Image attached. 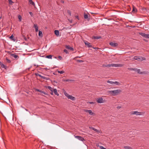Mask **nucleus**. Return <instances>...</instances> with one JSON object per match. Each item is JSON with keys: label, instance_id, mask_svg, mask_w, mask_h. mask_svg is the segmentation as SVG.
<instances>
[{"label": "nucleus", "instance_id": "72a5a7b5", "mask_svg": "<svg viewBox=\"0 0 149 149\" xmlns=\"http://www.w3.org/2000/svg\"><path fill=\"white\" fill-rule=\"evenodd\" d=\"M84 18L85 19H87L88 18V15L87 14H84Z\"/></svg>", "mask_w": 149, "mask_h": 149}, {"label": "nucleus", "instance_id": "9d476101", "mask_svg": "<svg viewBox=\"0 0 149 149\" xmlns=\"http://www.w3.org/2000/svg\"><path fill=\"white\" fill-rule=\"evenodd\" d=\"M65 47L67 49L71 51H73L74 49L72 47H70L69 45H66Z\"/></svg>", "mask_w": 149, "mask_h": 149}, {"label": "nucleus", "instance_id": "864d4df0", "mask_svg": "<svg viewBox=\"0 0 149 149\" xmlns=\"http://www.w3.org/2000/svg\"><path fill=\"white\" fill-rule=\"evenodd\" d=\"M77 61H79L80 62H83V61L82 60H78Z\"/></svg>", "mask_w": 149, "mask_h": 149}, {"label": "nucleus", "instance_id": "a878e982", "mask_svg": "<svg viewBox=\"0 0 149 149\" xmlns=\"http://www.w3.org/2000/svg\"><path fill=\"white\" fill-rule=\"evenodd\" d=\"M113 84H116V85H120V83L118 81L114 82Z\"/></svg>", "mask_w": 149, "mask_h": 149}, {"label": "nucleus", "instance_id": "f8f14e48", "mask_svg": "<svg viewBox=\"0 0 149 149\" xmlns=\"http://www.w3.org/2000/svg\"><path fill=\"white\" fill-rule=\"evenodd\" d=\"M0 66H1L2 68H4L5 69H6L7 68V66L5 65L1 61H0Z\"/></svg>", "mask_w": 149, "mask_h": 149}, {"label": "nucleus", "instance_id": "603ef678", "mask_svg": "<svg viewBox=\"0 0 149 149\" xmlns=\"http://www.w3.org/2000/svg\"><path fill=\"white\" fill-rule=\"evenodd\" d=\"M75 17H76V18L77 19H78V20H79V17L78 16H75Z\"/></svg>", "mask_w": 149, "mask_h": 149}, {"label": "nucleus", "instance_id": "393cba45", "mask_svg": "<svg viewBox=\"0 0 149 149\" xmlns=\"http://www.w3.org/2000/svg\"><path fill=\"white\" fill-rule=\"evenodd\" d=\"M139 34L140 35H141L144 38L145 35V33H142V32H140V33H139Z\"/></svg>", "mask_w": 149, "mask_h": 149}, {"label": "nucleus", "instance_id": "6e6d98bb", "mask_svg": "<svg viewBox=\"0 0 149 149\" xmlns=\"http://www.w3.org/2000/svg\"><path fill=\"white\" fill-rule=\"evenodd\" d=\"M29 14H30V15H31V16H32V15H33V13L32 12H30L29 13Z\"/></svg>", "mask_w": 149, "mask_h": 149}, {"label": "nucleus", "instance_id": "49530a36", "mask_svg": "<svg viewBox=\"0 0 149 149\" xmlns=\"http://www.w3.org/2000/svg\"><path fill=\"white\" fill-rule=\"evenodd\" d=\"M100 38V37L96 36L94 37V38L95 39H98Z\"/></svg>", "mask_w": 149, "mask_h": 149}, {"label": "nucleus", "instance_id": "bb28decb", "mask_svg": "<svg viewBox=\"0 0 149 149\" xmlns=\"http://www.w3.org/2000/svg\"><path fill=\"white\" fill-rule=\"evenodd\" d=\"M124 148L125 149H132L131 147L129 146H124Z\"/></svg>", "mask_w": 149, "mask_h": 149}, {"label": "nucleus", "instance_id": "2eb2a0df", "mask_svg": "<svg viewBox=\"0 0 149 149\" xmlns=\"http://www.w3.org/2000/svg\"><path fill=\"white\" fill-rule=\"evenodd\" d=\"M54 33L57 36L59 35V32L58 30H55L54 31Z\"/></svg>", "mask_w": 149, "mask_h": 149}, {"label": "nucleus", "instance_id": "2f4dec72", "mask_svg": "<svg viewBox=\"0 0 149 149\" xmlns=\"http://www.w3.org/2000/svg\"><path fill=\"white\" fill-rule=\"evenodd\" d=\"M144 38H149V34H145Z\"/></svg>", "mask_w": 149, "mask_h": 149}, {"label": "nucleus", "instance_id": "1a4fd4ad", "mask_svg": "<svg viewBox=\"0 0 149 149\" xmlns=\"http://www.w3.org/2000/svg\"><path fill=\"white\" fill-rule=\"evenodd\" d=\"M10 55L14 57L15 59H17L19 58V56L17 55L16 54H10Z\"/></svg>", "mask_w": 149, "mask_h": 149}, {"label": "nucleus", "instance_id": "a18cd8bd", "mask_svg": "<svg viewBox=\"0 0 149 149\" xmlns=\"http://www.w3.org/2000/svg\"><path fill=\"white\" fill-rule=\"evenodd\" d=\"M37 75L39 76V77H41V78H42L43 77V76H42L40 74H36Z\"/></svg>", "mask_w": 149, "mask_h": 149}, {"label": "nucleus", "instance_id": "c85d7f7f", "mask_svg": "<svg viewBox=\"0 0 149 149\" xmlns=\"http://www.w3.org/2000/svg\"><path fill=\"white\" fill-rule=\"evenodd\" d=\"M39 36H40L42 37V32L41 31H39Z\"/></svg>", "mask_w": 149, "mask_h": 149}, {"label": "nucleus", "instance_id": "b1692460", "mask_svg": "<svg viewBox=\"0 0 149 149\" xmlns=\"http://www.w3.org/2000/svg\"><path fill=\"white\" fill-rule=\"evenodd\" d=\"M9 38L11 40H13L14 41H15V40L14 38L13 35H12L10 36Z\"/></svg>", "mask_w": 149, "mask_h": 149}, {"label": "nucleus", "instance_id": "e2e57ef3", "mask_svg": "<svg viewBox=\"0 0 149 149\" xmlns=\"http://www.w3.org/2000/svg\"><path fill=\"white\" fill-rule=\"evenodd\" d=\"M70 22L71 23H72V20H71L70 21Z\"/></svg>", "mask_w": 149, "mask_h": 149}, {"label": "nucleus", "instance_id": "3c124183", "mask_svg": "<svg viewBox=\"0 0 149 149\" xmlns=\"http://www.w3.org/2000/svg\"><path fill=\"white\" fill-rule=\"evenodd\" d=\"M93 49H98L99 48L97 47H92Z\"/></svg>", "mask_w": 149, "mask_h": 149}, {"label": "nucleus", "instance_id": "aec40b11", "mask_svg": "<svg viewBox=\"0 0 149 149\" xmlns=\"http://www.w3.org/2000/svg\"><path fill=\"white\" fill-rule=\"evenodd\" d=\"M103 67H111V64H109L107 65H102Z\"/></svg>", "mask_w": 149, "mask_h": 149}, {"label": "nucleus", "instance_id": "ddd939ff", "mask_svg": "<svg viewBox=\"0 0 149 149\" xmlns=\"http://www.w3.org/2000/svg\"><path fill=\"white\" fill-rule=\"evenodd\" d=\"M68 98L69 99H70L71 100H74L75 99V98L72 96L71 95H69V97H68Z\"/></svg>", "mask_w": 149, "mask_h": 149}, {"label": "nucleus", "instance_id": "e433bc0d", "mask_svg": "<svg viewBox=\"0 0 149 149\" xmlns=\"http://www.w3.org/2000/svg\"><path fill=\"white\" fill-rule=\"evenodd\" d=\"M88 103L90 104H94L95 103V102H88Z\"/></svg>", "mask_w": 149, "mask_h": 149}, {"label": "nucleus", "instance_id": "473e14b6", "mask_svg": "<svg viewBox=\"0 0 149 149\" xmlns=\"http://www.w3.org/2000/svg\"><path fill=\"white\" fill-rule=\"evenodd\" d=\"M52 56L51 55L47 56H46V58H48L52 59Z\"/></svg>", "mask_w": 149, "mask_h": 149}, {"label": "nucleus", "instance_id": "6ab92c4d", "mask_svg": "<svg viewBox=\"0 0 149 149\" xmlns=\"http://www.w3.org/2000/svg\"><path fill=\"white\" fill-rule=\"evenodd\" d=\"M34 27L35 28L36 31V32H37L38 31V26H37V24H34Z\"/></svg>", "mask_w": 149, "mask_h": 149}, {"label": "nucleus", "instance_id": "bf43d9fd", "mask_svg": "<svg viewBox=\"0 0 149 149\" xmlns=\"http://www.w3.org/2000/svg\"><path fill=\"white\" fill-rule=\"evenodd\" d=\"M130 70H134V68H130Z\"/></svg>", "mask_w": 149, "mask_h": 149}, {"label": "nucleus", "instance_id": "f3484780", "mask_svg": "<svg viewBox=\"0 0 149 149\" xmlns=\"http://www.w3.org/2000/svg\"><path fill=\"white\" fill-rule=\"evenodd\" d=\"M53 92H54V94L58 96L59 95L58 93L57 92V90L56 89H54L53 90Z\"/></svg>", "mask_w": 149, "mask_h": 149}, {"label": "nucleus", "instance_id": "58836bf2", "mask_svg": "<svg viewBox=\"0 0 149 149\" xmlns=\"http://www.w3.org/2000/svg\"><path fill=\"white\" fill-rule=\"evenodd\" d=\"M18 18L19 19V21L21 22V21L22 19V17L20 15H18Z\"/></svg>", "mask_w": 149, "mask_h": 149}, {"label": "nucleus", "instance_id": "f03ea898", "mask_svg": "<svg viewBox=\"0 0 149 149\" xmlns=\"http://www.w3.org/2000/svg\"><path fill=\"white\" fill-rule=\"evenodd\" d=\"M144 112H139L137 111H132L130 112L131 115H143L145 114Z\"/></svg>", "mask_w": 149, "mask_h": 149}, {"label": "nucleus", "instance_id": "37998d69", "mask_svg": "<svg viewBox=\"0 0 149 149\" xmlns=\"http://www.w3.org/2000/svg\"><path fill=\"white\" fill-rule=\"evenodd\" d=\"M6 60L8 63H10L11 62L10 61L9 59H8L7 58H6Z\"/></svg>", "mask_w": 149, "mask_h": 149}, {"label": "nucleus", "instance_id": "20e7f679", "mask_svg": "<svg viewBox=\"0 0 149 149\" xmlns=\"http://www.w3.org/2000/svg\"><path fill=\"white\" fill-rule=\"evenodd\" d=\"M96 101L98 103H102L104 102V100L102 97H99L96 99Z\"/></svg>", "mask_w": 149, "mask_h": 149}, {"label": "nucleus", "instance_id": "f704fd0d", "mask_svg": "<svg viewBox=\"0 0 149 149\" xmlns=\"http://www.w3.org/2000/svg\"><path fill=\"white\" fill-rule=\"evenodd\" d=\"M64 95H65L68 98L69 97V95H70L66 93V92H64Z\"/></svg>", "mask_w": 149, "mask_h": 149}, {"label": "nucleus", "instance_id": "6e6552de", "mask_svg": "<svg viewBox=\"0 0 149 149\" xmlns=\"http://www.w3.org/2000/svg\"><path fill=\"white\" fill-rule=\"evenodd\" d=\"M74 137L75 138L78 139V140L82 141H84L85 140L84 139L83 137L81 136H74Z\"/></svg>", "mask_w": 149, "mask_h": 149}, {"label": "nucleus", "instance_id": "69168bd1", "mask_svg": "<svg viewBox=\"0 0 149 149\" xmlns=\"http://www.w3.org/2000/svg\"><path fill=\"white\" fill-rule=\"evenodd\" d=\"M77 58H80V57H79V56H77Z\"/></svg>", "mask_w": 149, "mask_h": 149}, {"label": "nucleus", "instance_id": "423d86ee", "mask_svg": "<svg viewBox=\"0 0 149 149\" xmlns=\"http://www.w3.org/2000/svg\"><path fill=\"white\" fill-rule=\"evenodd\" d=\"M84 43L85 45L88 47H92V45H91V44L88 42L87 41H84Z\"/></svg>", "mask_w": 149, "mask_h": 149}, {"label": "nucleus", "instance_id": "c756f323", "mask_svg": "<svg viewBox=\"0 0 149 149\" xmlns=\"http://www.w3.org/2000/svg\"><path fill=\"white\" fill-rule=\"evenodd\" d=\"M107 82L108 83L110 84H113L114 82L110 81L109 80H108L107 81Z\"/></svg>", "mask_w": 149, "mask_h": 149}, {"label": "nucleus", "instance_id": "8fccbe9b", "mask_svg": "<svg viewBox=\"0 0 149 149\" xmlns=\"http://www.w3.org/2000/svg\"><path fill=\"white\" fill-rule=\"evenodd\" d=\"M84 111L85 112L88 113L89 110H84Z\"/></svg>", "mask_w": 149, "mask_h": 149}, {"label": "nucleus", "instance_id": "0eeeda50", "mask_svg": "<svg viewBox=\"0 0 149 149\" xmlns=\"http://www.w3.org/2000/svg\"><path fill=\"white\" fill-rule=\"evenodd\" d=\"M109 44L110 45L113 47H117L118 46V44L117 43H115L113 42H110L109 43Z\"/></svg>", "mask_w": 149, "mask_h": 149}, {"label": "nucleus", "instance_id": "ea45409f", "mask_svg": "<svg viewBox=\"0 0 149 149\" xmlns=\"http://www.w3.org/2000/svg\"><path fill=\"white\" fill-rule=\"evenodd\" d=\"M67 13H68V14L70 16H71V11H70V10H68L67 11Z\"/></svg>", "mask_w": 149, "mask_h": 149}, {"label": "nucleus", "instance_id": "4d7b16f0", "mask_svg": "<svg viewBox=\"0 0 149 149\" xmlns=\"http://www.w3.org/2000/svg\"><path fill=\"white\" fill-rule=\"evenodd\" d=\"M44 69L46 70H49V69H48L47 68H44Z\"/></svg>", "mask_w": 149, "mask_h": 149}, {"label": "nucleus", "instance_id": "cd10ccee", "mask_svg": "<svg viewBox=\"0 0 149 149\" xmlns=\"http://www.w3.org/2000/svg\"><path fill=\"white\" fill-rule=\"evenodd\" d=\"M9 4L10 5H12L14 2L12 1V0H8Z\"/></svg>", "mask_w": 149, "mask_h": 149}, {"label": "nucleus", "instance_id": "39448f33", "mask_svg": "<svg viewBox=\"0 0 149 149\" xmlns=\"http://www.w3.org/2000/svg\"><path fill=\"white\" fill-rule=\"evenodd\" d=\"M111 67H121L123 66L124 65L122 64H111Z\"/></svg>", "mask_w": 149, "mask_h": 149}, {"label": "nucleus", "instance_id": "79ce46f5", "mask_svg": "<svg viewBox=\"0 0 149 149\" xmlns=\"http://www.w3.org/2000/svg\"><path fill=\"white\" fill-rule=\"evenodd\" d=\"M64 52L67 54H68L69 53L67 50L66 49H65L64 50Z\"/></svg>", "mask_w": 149, "mask_h": 149}, {"label": "nucleus", "instance_id": "dca6fc26", "mask_svg": "<svg viewBox=\"0 0 149 149\" xmlns=\"http://www.w3.org/2000/svg\"><path fill=\"white\" fill-rule=\"evenodd\" d=\"M63 81L66 82H73L74 81V80L73 79H67L64 80Z\"/></svg>", "mask_w": 149, "mask_h": 149}, {"label": "nucleus", "instance_id": "9b49d317", "mask_svg": "<svg viewBox=\"0 0 149 149\" xmlns=\"http://www.w3.org/2000/svg\"><path fill=\"white\" fill-rule=\"evenodd\" d=\"M29 3L32 5V6H33L35 7V4L34 2H33L32 0H29Z\"/></svg>", "mask_w": 149, "mask_h": 149}, {"label": "nucleus", "instance_id": "680f3d73", "mask_svg": "<svg viewBox=\"0 0 149 149\" xmlns=\"http://www.w3.org/2000/svg\"><path fill=\"white\" fill-rule=\"evenodd\" d=\"M40 65H34V66H37V67H38V66H39Z\"/></svg>", "mask_w": 149, "mask_h": 149}, {"label": "nucleus", "instance_id": "c9c22d12", "mask_svg": "<svg viewBox=\"0 0 149 149\" xmlns=\"http://www.w3.org/2000/svg\"><path fill=\"white\" fill-rule=\"evenodd\" d=\"M93 130L95 132H97L98 133H100V131L99 130H97L95 128H94V129Z\"/></svg>", "mask_w": 149, "mask_h": 149}, {"label": "nucleus", "instance_id": "09e8293b", "mask_svg": "<svg viewBox=\"0 0 149 149\" xmlns=\"http://www.w3.org/2000/svg\"><path fill=\"white\" fill-rule=\"evenodd\" d=\"M89 129H92V130H93L94 128L93 127H89Z\"/></svg>", "mask_w": 149, "mask_h": 149}, {"label": "nucleus", "instance_id": "c03bdc74", "mask_svg": "<svg viewBox=\"0 0 149 149\" xmlns=\"http://www.w3.org/2000/svg\"><path fill=\"white\" fill-rule=\"evenodd\" d=\"M100 149H106V148H104L103 146H100Z\"/></svg>", "mask_w": 149, "mask_h": 149}, {"label": "nucleus", "instance_id": "338daca9", "mask_svg": "<svg viewBox=\"0 0 149 149\" xmlns=\"http://www.w3.org/2000/svg\"><path fill=\"white\" fill-rule=\"evenodd\" d=\"M29 37L28 38V39H29Z\"/></svg>", "mask_w": 149, "mask_h": 149}, {"label": "nucleus", "instance_id": "a211bd4d", "mask_svg": "<svg viewBox=\"0 0 149 149\" xmlns=\"http://www.w3.org/2000/svg\"><path fill=\"white\" fill-rule=\"evenodd\" d=\"M47 88L49 89L51 92L53 91V90L54 89L52 88H51L50 86H48L47 87Z\"/></svg>", "mask_w": 149, "mask_h": 149}, {"label": "nucleus", "instance_id": "f257e3e1", "mask_svg": "<svg viewBox=\"0 0 149 149\" xmlns=\"http://www.w3.org/2000/svg\"><path fill=\"white\" fill-rule=\"evenodd\" d=\"M122 91L120 89H117L113 91H108V92L112 94V95L114 96L116 95H118Z\"/></svg>", "mask_w": 149, "mask_h": 149}, {"label": "nucleus", "instance_id": "5701e85b", "mask_svg": "<svg viewBox=\"0 0 149 149\" xmlns=\"http://www.w3.org/2000/svg\"><path fill=\"white\" fill-rule=\"evenodd\" d=\"M88 113L89 114L91 115H94V113L93 112H92V111L91 110H89V111H88Z\"/></svg>", "mask_w": 149, "mask_h": 149}, {"label": "nucleus", "instance_id": "0e129e2a", "mask_svg": "<svg viewBox=\"0 0 149 149\" xmlns=\"http://www.w3.org/2000/svg\"><path fill=\"white\" fill-rule=\"evenodd\" d=\"M25 110L27 111H28V110L27 109H25Z\"/></svg>", "mask_w": 149, "mask_h": 149}, {"label": "nucleus", "instance_id": "412c9836", "mask_svg": "<svg viewBox=\"0 0 149 149\" xmlns=\"http://www.w3.org/2000/svg\"><path fill=\"white\" fill-rule=\"evenodd\" d=\"M132 12L133 13H136L137 12V9H136L134 7H133V9L132 10Z\"/></svg>", "mask_w": 149, "mask_h": 149}, {"label": "nucleus", "instance_id": "4c0bfd02", "mask_svg": "<svg viewBox=\"0 0 149 149\" xmlns=\"http://www.w3.org/2000/svg\"><path fill=\"white\" fill-rule=\"evenodd\" d=\"M57 72L58 73H60L61 74H63L64 73V72L63 71H58Z\"/></svg>", "mask_w": 149, "mask_h": 149}, {"label": "nucleus", "instance_id": "7ed1b4c3", "mask_svg": "<svg viewBox=\"0 0 149 149\" xmlns=\"http://www.w3.org/2000/svg\"><path fill=\"white\" fill-rule=\"evenodd\" d=\"M133 58L134 60H136L139 61H141L146 60L145 58L140 56H134Z\"/></svg>", "mask_w": 149, "mask_h": 149}, {"label": "nucleus", "instance_id": "4be33fe9", "mask_svg": "<svg viewBox=\"0 0 149 149\" xmlns=\"http://www.w3.org/2000/svg\"><path fill=\"white\" fill-rule=\"evenodd\" d=\"M140 70L139 69H138L136 71V72L138 73L139 74H142L144 73L143 72H141L140 71Z\"/></svg>", "mask_w": 149, "mask_h": 149}, {"label": "nucleus", "instance_id": "7c9ffc66", "mask_svg": "<svg viewBox=\"0 0 149 149\" xmlns=\"http://www.w3.org/2000/svg\"><path fill=\"white\" fill-rule=\"evenodd\" d=\"M42 79H44L46 80H49V78L48 77H45L43 76Z\"/></svg>", "mask_w": 149, "mask_h": 149}, {"label": "nucleus", "instance_id": "052dcab7", "mask_svg": "<svg viewBox=\"0 0 149 149\" xmlns=\"http://www.w3.org/2000/svg\"><path fill=\"white\" fill-rule=\"evenodd\" d=\"M53 91H52L51 92V93H50V94H51V95H53Z\"/></svg>", "mask_w": 149, "mask_h": 149}, {"label": "nucleus", "instance_id": "de8ad7c7", "mask_svg": "<svg viewBox=\"0 0 149 149\" xmlns=\"http://www.w3.org/2000/svg\"><path fill=\"white\" fill-rule=\"evenodd\" d=\"M58 58L60 60H61L62 59V57L61 56H58Z\"/></svg>", "mask_w": 149, "mask_h": 149}, {"label": "nucleus", "instance_id": "4468645a", "mask_svg": "<svg viewBox=\"0 0 149 149\" xmlns=\"http://www.w3.org/2000/svg\"><path fill=\"white\" fill-rule=\"evenodd\" d=\"M36 91H38V92H40L41 93L40 94V95H42V93H43L44 94H46V93L44 91H41L39 89H36Z\"/></svg>", "mask_w": 149, "mask_h": 149}, {"label": "nucleus", "instance_id": "5fc2aeb1", "mask_svg": "<svg viewBox=\"0 0 149 149\" xmlns=\"http://www.w3.org/2000/svg\"><path fill=\"white\" fill-rule=\"evenodd\" d=\"M138 69H137V68H134V71H135V72H136V71Z\"/></svg>", "mask_w": 149, "mask_h": 149}, {"label": "nucleus", "instance_id": "13d9d810", "mask_svg": "<svg viewBox=\"0 0 149 149\" xmlns=\"http://www.w3.org/2000/svg\"><path fill=\"white\" fill-rule=\"evenodd\" d=\"M121 107V106H118L117 107V108L118 109H120Z\"/></svg>", "mask_w": 149, "mask_h": 149}, {"label": "nucleus", "instance_id": "a19ab883", "mask_svg": "<svg viewBox=\"0 0 149 149\" xmlns=\"http://www.w3.org/2000/svg\"><path fill=\"white\" fill-rule=\"evenodd\" d=\"M23 37V38L24 39V40L26 41H27V38L25 37V36H24V35H23L22 36Z\"/></svg>", "mask_w": 149, "mask_h": 149}]
</instances>
